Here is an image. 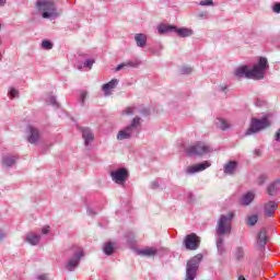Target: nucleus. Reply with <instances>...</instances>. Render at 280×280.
<instances>
[{"mask_svg": "<svg viewBox=\"0 0 280 280\" xmlns=\"http://www.w3.org/2000/svg\"><path fill=\"white\" fill-rule=\"evenodd\" d=\"M3 5H5V0H0V8H2Z\"/></svg>", "mask_w": 280, "mask_h": 280, "instance_id": "864d4df0", "label": "nucleus"}, {"mask_svg": "<svg viewBox=\"0 0 280 280\" xmlns=\"http://www.w3.org/2000/svg\"><path fill=\"white\" fill-rule=\"evenodd\" d=\"M3 240H5V232H3V230L0 229V244L1 242H3Z\"/></svg>", "mask_w": 280, "mask_h": 280, "instance_id": "c03bdc74", "label": "nucleus"}, {"mask_svg": "<svg viewBox=\"0 0 280 280\" xmlns=\"http://www.w3.org/2000/svg\"><path fill=\"white\" fill-rule=\"evenodd\" d=\"M176 26L174 25H167V24H160L158 26L159 34H170L172 32H175Z\"/></svg>", "mask_w": 280, "mask_h": 280, "instance_id": "a878e982", "label": "nucleus"}, {"mask_svg": "<svg viewBox=\"0 0 280 280\" xmlns=\"http://www.w3.org/2000/svg\"><path fill=\"white\" fill-rule=\"evenodd\" d=\"M183 244L186 250H198L200 248V236L196 233L188 234L185 236Z\"/></svg>", "mask_w": 280, "mask_h": 280, "instance_id": "6e6552de", "label": "nucleus"}, {"mask_svg": "<svg viewBox=\"0 0 280 280\" xmlns=\"http://www.w3.org/2000/svg\"><path fill=\"white\" fill-rule=\"evenodd\" d=\"M93 65H95V60L88 59L84 61L83 67H88L89 69H91V67H93Z\"/></svg>", "mask_w": 280, "mask_h": 280, "instance_id": "ea45409f", "label": "nucleus"}, {"mask_svg": "<svg viewBox=\"0 0 280 280\" xmlns=\"http://www.w3.org/2000/svg\"><path fill=\"white\" fill-rule=\"evenodd\" d=\"M237 280H246V278H244V276H240Z\"/></svg>", "mask_w": 280, "mask_h": 280, "instance_id": "5fc2aeb1", "label": "nucleus"}, {"mask_svg": "<svg viewBox=\"0 0 280 280\" xmlns=\"http://www.w3.org/2000/svg\"><path fill=\"white\" fill-rule=\"evenodd\" d=\"M89 93L86 91H81L80 92V98L79 102H81V105L84 106V102L88 97Z\"/></svg>", "mask_w": 280, "mask_h": 280, "instance_id": "72a5a7b5", "label": "nucleus"}, {"mask_svg": "<svg viewBox=\"0 0 280 280\" xmlns=\"http://www.w3.org/2000/svg\"><path fill=\"white\" fill-rule=\"evenodd\" d=\"M126 67H132L133 69H137V67H139V65H141V62L139 61H127L125 62Z\"/></svg>", "mask_w": 280, "mask_h": 280, "instance_id": "c9c22d12", "label": "nucleus"}, {"mask_svg": "<svg viewBox=\"0 0 280 280\" xmlns=\"http://www.w3.org/2000/svg\"><path fill=\"white\" fill-rule=\"evenodd\" d=\"M266 180H268V176L267 175H260L258 178H257V184L258 185H264L266 183Z\"/></svg>", "mask_w": 280, "mask_h": 280, "instance_id": "e433bc0d", "label": "nucleus"}, {"mask_svg": "<svg viewBox=\"0 0 280 280\" xmlns=\"http://www.w3.org/2000/svg\"><path fill=\"white\" fill-rule=\"evenodd\" d=\"M187 156H205L213 152V149L206 144L205 142H197L185 149Z\"/></svg>", "mask_w": 280, "mask_h": 280, "instance_id": "423d86ee", "label": "nucleus"}, {"mask_svg": "<svg viewBox=\"0 0 280 280\" xmlns=\"http://www.w3.org/2000/svg\"><path fill=\"white\" fill-rule=\"evenodd\" d=\"M254 154H255L256 156H261V150L255 149Z\"/></svg>", "mask_w": 280, "mask_h": 280, "instance_id": "8fccbe9b", "label": "nucleus"}, {"mask_svg": "<svg viewBox=\"0 0 280 280\" xmlns=\"http://www.w3.org/2000/svg\"><path fill=\"white\" fill-rule=\"evenodd\" d=\"M207 167H211V162L205 161L199 164H195L187 168V174H197V172H205Z\"/></svg>", "mask_w": 280, "mask_h": 280, "instance_id": "f8f14e48", "label": "nucleus"}, {"mask_svg": "<svg viewBox=\"0 0 280 280\" xmlns=\"http://www.w3.org/2000/svg\"><path fill=\"white\" fill-rule=\"evenodd\" d=\"M127 243L135 244V236H126Z\"/></svg>", "mask_w": 280, "mask_h": 280, "instance_id": "a18cd8bd", "label": "nucleus"}, {"mask_svg": "<svg viewBox=\"0 0 280 280\" xmlns=\"http://www.w3.org/2000/svg\"><path fill=\"white\" fill-rule=\"evenodd\" d=\"M48 104H50L51 106H56V108H58V101L56 100V96H50L48 100Z\"/></svg>", "mask_w": 280, "mask_h": 280, "instance_id": "58836bf2", "label": "nucleus"}, {"mask_svg": "<svg viewBox=\"0 0 280 280\" xmlns=\"http://www.w3.org/2000/svg\"><path fill=\"white\" fill-rule=\"evenodd\" d=\"M139 132H141V117L136 116L127 127L118 131L117 140L126 141L132 137H139Z\"/></svg>", "mask_w": 280, "mask_h": 280, "instance_id": "f03ea898", "label": "nucleus"}, {"mask_svg": "<svg viewBox=\"0 0 280 280\" xmlns=\"http://www.w3.org/2000/svg\"><path fill=\"white\" fill-rule=\"evenodd\" d=\"M118 84L119 80L117 79H112L108 83H105L102 88L105 95H110V91H113V89H116Z\"/></svg>", "mask_w": 280, "mask_h": 280, "instance_id": "412c9836", "label": "nucleus"}, {"mask_svg": "<svg viewBox=\"0 0 280 280\" xmlns=\"http://www.w3.org/2000/svg\"><path fill=\"white\" fill-rule=\"evenodd\" d=\"M103 253L107 256L113 255V253H115V244L112 242L105 243L103 246Z\"/></svg>", "mask_w": 280, "mask_h": 280, "instance_id": "c85d7f7f", "label": "nucleus"}, {"mask_svg": "<svg viewBox=\"0 0 280 280\" xmlns=\"http://www.w3.org/2000/svg\"><path fill=\"white\" fill-rule=\"evenodd\" d=\"M112 180L117 185H125L126 180H128V170L126 168H118L116 171L110 172Z\"/></svg>", "mask_w": 280, "mask_h": 280, "instance_id": "9d476101", "label": "nucleus"}, {"mask_svg": "<svg viewBox=\"0 0 280 280\" xmlns=\"http://www.w3.org/2000/svg\"><path fill=\"white\" fill-rule=\"evenodd\" d=\"M124 68H126V63H120L116 67V71H121Z\"/></svg>", "mask_w": 280, "mask_h": 280, "instance_id": "49530a36", "label": "nucleus"}, {"mask_svg": "<svg viewBox=\"0 0 280 280\" xmlns=\"http://www.w3.org/2000/svg\"><path fill=\"white\" fill-rule=\"evenodd\" d=\"M235 212H229L228 214H221L217 222V250L218 255H226V246H224V235H231L233 219Z\"/></svg>", "mask_w": 280, "mask_h": 280, "instance_id": "f257e3e1", "label": "nucleus"}, {"mask_svg": "<svg viewBox=\"0 0 280 280\" xmlns=\"http://www.w3.org/2000/svg\"><path fill=\"white\" fill-rule=\"evenodd\" d=\"M82 257H84V252L77 250L72 255V257H70L68 259V261L66 262V269L68 270V272H74L75 271V268H78V266H80V261H81Z\"/></svg>", "mask_w": 280, "mask_h": 280, "instance_id": "1a4fd4ad", "label": "nucleus"}, {"mask_svg": "<svg viewBox=\"0 0 280 280\" xmlns=\"http://www.w3.org/2000/svg\"><path fill=\"white\" fill-rule=\"evenodd\" d=\"M88 213H89V215H95V212L91 208L88 209Z\"/></svg>", "mask_w": 280, "mask_h": 280, "instance_id": "3c124183", "label": "nucleus"}, {"mask_svg": "<svg viewBox=\"0 0 280 280\" xmlns=\"http://www.w3.org/2000/svg\"><path fill=\"white\" fill-rule=\"evenodd\" d=\"M81 132H82V137L84 139L85 145L89 147L91 142L95 139L93 131H91L89 128H82Z\"/></svg>", "mask_w": 280, "mask_h": 280, "instance_id": "dca6fc26", "label": "nucleus"}, {"mask_svg": "<svg viewBox=\"0 0 280 280\" xmlns=\"http://www.w3.org/2000/svg\"><path fill=\"white\" fill-rule=\"evenodd\" d=\"M224 174H229L230 176H232L233 174H235V170H237V162L235 161H230L228 162L224 167Z\"/></svg>", "mask_w": 280, "mask_h": 280, "instance_id": "b1692460", "label": "nucleus"}, {"mask_svg": "<svg viewBox=\"0 0 280 280\" xmlns=\"http://www.w3.org/2000/svg\"><path fill=\"white\" fill-rule=\"evenodd\" d=\"M135 40H136L137 47L143 48L148 44V36H145V34L143 33H138L135 36Z\"/></svg>", "mask_w": 280, "mask_h": 280, "instance_id": "5701e85b", "label": "nucleus"}, {"mask_svg": "<svg viewBox=\"0 0 280 280\" xmlns=\"http://www.w3.org/2000/svg\"><path fill=\"white\" fill-rule=\"evenodd\" d=\"M267 244H268V232L266 231V229H261L257 235V246L260 248V250H264Z\"/></svg>", "mask_w": 280, "mask_h": 280, "instance_id": "ddd939ff", "label": "nucleus"}, {"mask_svg": "<svg viewBox=\"0 0 280 280\" xmlns=\"http://www.w3.org/2000/svg\"><path fill=\"white\" fill-rule=\"evenodd\" d=\"M248 73H250V68L248 66H241L235 69L234 75L236 78H247L248 80Z\"/></svg>", "mask_w": 280, "mask_h": 280, "instance_id": "f3484780", "label": "nucleus"}, {"mask_svg": "<svg viewBox=\"0 0 280 280\" xmlns=\"http://www.w3.org/2000/svg\"><path fill=\"white\" fill-rule=\"evenodd\" d=\"M277 209H278V205L275 201H269L265 203V215H267V218H272Z\"/></svg>", "mask_w": 280, "mask_h": 280, "instance_id": "2eb2a0df", "label": "nucleus"}, {"mask_svg": "<svg viewBox=\"0 0 280 280\" xmlns=\"http://www.w3.org/2000/svg\"><path fill=\"white\" fill-rule=\"evenodd\" d=\"M9 96L11 97V100H14V97L19 96V90L11 88L9 91Z\"/></svg>", "mask_w": 280, "mask_h": 280, "instance_id": "f704fd0d", "label": "nucleus"}, {"mask_svg": "<svg viewBox=\"0 0 280 280\" xmlns=\"http://www.w3.org/2000/svg\"><path fill=\"white\" fill-rule=\"evenodd\" d=\"M273 12L276 14H280V2H277L273 8H272Z\"/></svg>", "mask_w": 280, "mask_h": 280, "instance_id": "a19ab883", "label": "nucleus"}, {"mask_svg": "<svg viewBox=\"0 0 280 280\" xmlns=\"http://www.w3.org/2000/svg\"><path fill=\"white\" fill-rule=\"evenodd\" d=\"M220 91H222V92L226 91V85H221Z\"/></svg>", "mask_w": 280, "mask_h": 280, "instance_id": "603ef678", "label": "nucleus"}, {"mask_svg": "<svg viewBox=\"0 0 280 280\" xmlns=\"http://www.w3.org/2000/svg\"><path fill=\"white\" fill-rule=\"evenodd\" d=\"M151 189H159V180H153L151 183Z\"/></svg>", "mask_w": 280, "mask_h": 280, "instance_id": "79ce46f5", "label": "nucleus"}, {"mask_svg": "<svg viewBox=\"0 0 280 280\" xmlns=\"http://www.w3.org/2000/svg\"><path fill=\"white\" fill-rule=\"evenodd\" d=\"M37 280H47V275L37 276Z\"/></svg>", "mask_w": 280, "mask_h": 280, "instance_id": "09e8293b", "label": "nucleus"}, {"mask_svg": "<svg viewBox=\"0 0 280 280\" xmlns=\"http://www.w3.org/2000/svg\"><path fill=\"white\" fill-rule=\"evenodd\" d=\"M190 198H191V194H189Z\"/></svg>", "mask_w": 280, "mask_h": 280, "instance_id": "4d7b16f0", "label": "nucleus"}, {"mask_svg": "<svg viewBox=\"0 0 280 280\" xmlns=\"http://www.w3.org/2000/svg\"><path fill=\"white\" fill-rule=\"evenodd\" d=\"M42 47L43 49H47V50L54 49V44L50 40L45 39L42 42Z\"/></svg>", "mask_w": 280, "mask_h": 280, "instance_id": "7c9ffc66", "label": "nucleus"}, {"mask_svg": "<svg viewBox=\"0 0 280 280\" xmlns=\"http://www.w3.org/2000/svg\"><path fill=\"white\" fill-rule=\"evenodd\" d=\"M202 259H205V256L202 254H197L187 261L185 280L196 279Z\"/></svg>", "mask_w": 280, "mask_h": 280, "instance_id": "39448f33", "label": "nucleus"}, {"mask_svg": "<svg viewBox=\"0 0 280 280\" xmlns=\"http://www.w3.org/2000/svg\"><path fill=\"white\" fill-rule=\"evenodd\" d=\"M137 114V107H127L125 110H122V115H136Z\"/></svg>", "mask_w": 280, "mask_h": 280, "instance_id": "2f4dec72", "label": "nucleus"}, {"mask_svg": "<svg viewBox=\"0 0 280 280\" xmlns=\"http://www.w3.org/2000/svg\"><path fill=\"white\" fill-rule=\"evenodd\" d=\"M280 189V178L276 179L273 183L269 184L267 187L268 196H277Z\"/></svg>", "mask_w": 280, "mask_h": 280, "instance_id": "6ab92c4d", "label": "nucleus"}, {"mask_svg": "<svg viewBox=\"0 0 280 280\" xmlns=\"http://www.w3.org/2000/svg\"><path fill=\"white\" fill-rule=\"evenodd\" d=\"M198 5L205 7V5H214L213 0H201Z\"/></svg>", "mask_w": 280, "mask_h": 280, "instance_id": "4c0bfd02", "label": "nucleus"}, {"mask_svg": "<svg viewBox=\"0 0 280 280\" xmlns=\"http://www.w3.org/2000/svg\"><path fill=\"white\" fill-rule=\"evenodd\" d=\"M275 140L278 142L280 141V129L276 132Z\"/></svg>", "mask_w": 280, "mask_h": 280, "instance_id": "de8ad7c7", "label": "nucleus"}, {"mask_svg": "<svg viewBox=\"0 0 280 280\" xmlns=\"http://www.w3.org/2000/svg\"><path fill=\"white\" fill-rule=\"evenodd\" d=\"M259 222V217L257 214H252L247 218L248 226H255Z\"/></svg>", "mask_w": 280, "mask_h": 280, "instance_id": "c756f323", "label": "nucleus"}, {"mask_svg": "<svg viewBox=\"0 0 280 280\" xmlns=\"http://www.w3.org/2000/svg\"><path fill=\"white\" fill-rule=\"evenodd\" d=\"M26 242H28V244H31L32 246H38V244L40 243V235L30 233L26 235Z\"/></svg>", "mask_w": 280, "mask_h": 280, "instance_id": "393cba45", "label": "nucleus"}, {"mask_svg": "<svg viewBox=\"0 0 280 280\" xmlns=\"http://www.w3.org/2000/svg\"><path fill=\"white\" fill-rule=\"evenodd\" d=\"M49 231H50L49 225H46V226H44V228L42 229L43 235H47V233H49Z\"/></svg>", "mask_w": 280, "mask_h": 280, "instance_id": "37998d69", "label": "nucleus"}, {"mask_svg": "<svg viewBox=\"0 0 280 280\" xmlns=\"http://www.w3.org/2000/svg\"><path fill=\"white\" fill-rule=\"evenodd\" d=\"M191 71H194V69L191 67L184 66L180 68V73L183 75H189V73H191Z\"/></svg>", "mask_w": 280, "mask_h": 280, "instance_id": "473e14b6", "label": "nucleus"}, {"mask_svg": "<svg viewBox=\"0 0 280 280\" xmlns=\"http://www.w3.org/2000/svg\"><path fill=\"white\" fill-rule=\"evenodd\" d=\"M270 126V120H268V116H264L261 119L252 118V122L249 128L245 132V137H250V135H256V132H260Z\"/></svg>", "mask_w": 280, "mask_h": 280, "instance_id": "0eeeda50", "label": "nucleus"}, {"mask_svg": "<svg viewBox=\"0 0 280 280\" xmlns=\"http://www.w3.org/2000/svg\"><path fill=\"white\" fill-rule=\"evenodd\" d=\"M268 67V59L260 57L258 62L254 65L253 69H249V73H247L248 80H264V78H266Z\"/></svg>", "mask_w": 280, "mask_h": 280, "instance_id": "20e7f679", "label": "nucleus"}, {"mask_svg": "<svg viewBox=\"0 0 280 280\" xmlns=\"http://www.w3.org/2000/svg\"><path fill=\"white\" fill-rule=\"evenodd\" d=\"M36 8L44 19H57L58 9L54 0H37Z\"/></svg>", "mask_w": 280, "mask_h": 280, "instance_id": "7ed1b4c3", "label": "nucleus"}, {"mask_svg": "<svg viewBox=\"0 0 280 280\" xmlns=\"http://www.w3.org/2000/svg\"><path fill=\"white\" fill-rule=\"evenodd\" d=\"M26 131H27L28 143H32V145H36V143L40 141V131L38 130V128L32 125H28L26 128Z\"/></svg>", "mask_w": 280, "mask_h": 280, "instance_id": "9b49d317", "label": "nucleus"}, {"mask_svg": "<svg viewBox=\"0 0 280 280\" xmlns=\"http://www.w3.org/2000/svg\"><path fill=\"white\" fill-rule=\"evenodd\" d=\"M138 255L141 257H156V255H159V249L154 247H145L143 249H138Z\"/></svg>", "mask_w": 280, "mask_h": 280, "instance_id": "4468645a", "label": "nucleus"}, {"mask_svg": "<svg viewBox=\"0 0 280 280\" xmlns=\"http://www.w3.org/2000/svg\"><path fill=\"white\" fill-rule=\"evenodd\" d=\"M199 16H207V13H200Z\"/></svg>", "mask_w": 280, "mask_h": 280, "instance_id": "6e6d98bb", "label": "nucleus"}, {"mask_svg": "<svg viewBox=\"0 0 280 280\" xmlns=\"http://www.w3.org/2000/svg\"><path fill=\"white\" fill-rule=\"evenodd\" d=\"M253 200H255V192L248 191L242 196L240 199V205H242V207H248Z\"/></svg>", "mask_w": 280, "mask_h": 280, "instance_id": "a211bd4d", "label": "nucleus"}, {"mask_svg": "<svg viewBox=\"0 0 280 280\" xmlns=\"http://www.w3.org/2000/svg\"><path fill=\"white\" fill-rule=\"evenodd\" d=\"M235 261H244V257H246V249L243 246H237L233 253Z\"/></svg>", "mask_w": 280, "mask_h": 280, "instance_id": "aec40b11", "label": "nucleus"}, {"mask_svg": "<svg viewBox=\"0 0 280 280\" xmlns=\"http://www.w3.org/2000/svg\"><path fill=\"white\" fill-rule=\"evenodd\" d=\"M16 163V156L5 155L2 158V165L4 167H12Z\"/></svg>", "mask_w": 280, "mask_h": 280, "instance_id": "bb28decb", "label": "nucleus"}, {"mask_svg": "<svg viewBox=\"0 0 280 280\" xmlns=\"http://www.w3.org/2000/svg\"><path fill=\"white\" fill-rule=\"evenodd\" d=\"M175 33L178 36H180V38H187L189 36H194V31L191 28H187V27L177 28L175 26Z\"/></svg>", "mask_w": 280, "mask_h": 280, "instance_id": "4be33fe9", "label": "nucleus"}, {"mask_svg": "<svg viewBox=\"0 0 280 280\" xmlns=\"http://www.w3.org/2000/svg\"><path fill=\"white\" fill-rule=\"evenodd\" d=\"M215 126L219 130H229V128H231V125H229L224 118H217Z\"/></svg>", "mask_w": 280, "mask_h": 280, "instance_id": "cd10ccee", "label": "nucleus"}]
</instances>
